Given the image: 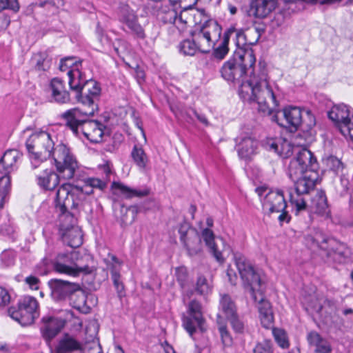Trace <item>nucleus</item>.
Wrapping results in <instances>:
<instances>
[{
    "label": "nucleus",
    "instance_id": "obj_1",
    "mask_svg": "<svg viewBox=\"0 0 353 353\" xmlns=\"http://www.w3.org/2000/svg\"><path fill=\"white\" fill-rule=\"evenodd\" d=\"M255 62L253 50L234 51L222 66L221 76L228 81L239 84V96L243 101L256 102L259 112L270 115L276 111L279 102L267 82L266 74L263 72L259 79L252 78Z\"/></svg>",
    "mask_w": 353,
    "mask_h": 353
},
{
    "label": "nucleus",
    "instance_id": "obj_2",
    "mask_svg": "<svg viewBox=\"0 0 353 353\" xmlns=\"http://www.w3.org/2000/svg\"><path fill=\"white\" fill-rule=\"evenodd\" d=\"M26 148L31 157L41 161L52 157L57 170L64 179H70L74 176L78 163L70 149L63 143L54 147L51 135L41 131L33 133L26 141Z\"/></svg>",
    "mask_w": 353,
    "mask_h": 353
},
{
    "label": "nucleus",
    "instance_id": "obj_3",
    "mask_svg": "<svg viewBox=\"0 0 353 353\" xmlns=\"http://www.w3.org/2000/svg\"><path fill=\"white\" fill-rule=\"evenodd\" d=\"M305 243L310 249L321 250L327 262L343 263L350 255V250L345 243L319 230H314L307 234Z\"/></svg>",
    "mask_w": 353,
    "mask_h": 353
},
{
    "label": "nucleus",
    "instance_id": "obj_4",
    "mask_svg": "<svg viewBox=\"0 0 353 353\" xmlns=\"http://www.w3.org/2000/svg\"><path fill=\"white\" fill-rule=\"evenodd\" d=\"M94 114H85L81 108H72L62 114V118L65 121V125L70 128L76 137L80 134L92 143L102 141L104 134V125L97 121L90 120L88 117Z\"/></svg>",
    "mask_w": 353,
    "mask_h": 353
},
{
    "label": "nucleus",
    "instance_id": "obj_5",
    "mask_svg": "<svg viewBox=\"0 0 353 353\" xmlns=\"http://www.w3.org/2000/svg\"><path fill=\"white\" fill-rule=\"evenodd\" d=\"M93 189L88 183L83 186L65 183L59 186L56 192L54 207L61 213L69 211L77 212L86 196L92 194Z\"/></svg>",
    "mask_w": 353,
    "mask_h": 353
},
{
    "label": "nucleus",
    "instance_id": "obj_6",
    "mask_svg": "<svg viewBox=\"0 0 353 353\" xmlns=\"http://www.w3.org/2000/svg\"><path fill=\"white\" fill-rule=\"evenodd\" d=\"M234 259L244 289L249 291L253 301H256L257 293L263 291V282L259 273L243 254L234 253Z\"/></svg>",
    "mask_w": 353,
    "mask_h": 353
},
{
    "label": "nucleus",
    "instance_id": "obj_7",
    "mask_svg": "<svg viewBox=\"0 0 353 353\" xmlns=\"http://www.w3.org/2000/svg\"><path fill=\"white\" fill-rule=\"evenodd\" d=\"M222 28L216 20L208 19L191 32V35L203 54L210 52L220 38Z\"/></svg>",
    "mask_w": 353,
    "mask_h": 353
},
{
    "label": "nucleus",
    "instance_id": "obj_8",
    "mask_svg": "<svg viewBox=\"0 0 353 353\" xmlns=\"http://www.w3.org/2000/svg\"><path fill=\"white\" fill-rule=\"evenodd\" d=\"M318 178V173L312 172L304 173L302 176L292 179L294 181L296 194H290V202L295 208L296 215L302 211L307 210V205L303 196L314 190Z\"/></svg>",
    "mask_w": 353,
    "mask_h": 353
},
{
    "label": "nucleus",
    "instance_id": "obj_9",
    "mask_svg": "<svg viewBox=\"0 0 353 353\" xmlns=\"http://www.w3.org/2000/svg\"><path fill=\"white\" fill-rule=\"evenodd\" d=\"M8 313L22 326L30 325L39 316V303L36 298L26 296L19 301L17 307H9Z\"/></svg>",
    "mask_w": 353,
    "mask_h": 353
},
{
    "label": "nucleus",
    "instance_id": "obj_10",
    "mask_svg": "<svg viewBox=\"0 0 353 353\" xmlns=\"http://www.w3.org/2000/svg\"><path fill=\"white\" fill-rule=\"evenodd\" d=\"M319 164L313 153L307 148L299 150L289 164L288 174L291 179L304 173L317 172Z\"/></svg>",
    "mask_w": 353,
    "mask_h": 353
},
{
    "label": "nucleus",
    "instance_id": "obj_11",
    "mask_svg": "<svg viewBox=\"0 0 353 353\" xmlns=\"http://www.w3.org/2000/svg\"><path fill=\"white\" fill-rule=\"evenodd\" d=\"M60 230L63 241L71 248L79 247L83 243V235L81 229L77 225L75 212H60Z\"/></svg>",
    "mask_w": 353,
    "mask_h": 353
},
{
    "label": "nucleus",
    "instance_id": "obj_12",
    "mask_svg": "<svg viewBox=\"0 0 353 353\" xmlns=\"http://www.w3.org/2000/svg\"><path fill=\"white\" fill-rule=\"evenodd\" d=\"M182 321L184 329L193 339H195L196 334L206 331L201 304L195 300L190 302L187 315L183 316Z\"/></svg>",
    "mask_w": 353,
    "mask_h": 353
},
{
    "label": "nucleus",
    "instance_id": "obj_13",
    "mask_svg": "<svg viewBox=\"0 0 353 353\" xmlns=\"http://www.w3.org/2000/svg\"><path fill=\"white\" fill-rule=\"evenodd\" d=\"M19 156V152L17 150H8L0 159V172L4 174L0 178V184L3 185L0 188L1 201L10 188V179L8 174L12 170Z\"/></svg>",
    "mask_w": 353,
    "mask_h": 353
},
{
    "label": "nucleus",
    "instance_id": "obj_14",
    "mask_svg": "<svg viewBox=\"0 0 353 353\" xmlns=\"http://www.w3.org/2000/svg\"><path fill=\"white\" fill-rule=\"evenodd\" d=\"M82 97H81L80 101L83 108L85 114H94L95 111L98 110V105L96 99H98L101 93V88L99 83L93 80L89 79L83 81V86Z\"/></svg>",
    "mask_w": 353,
    "mask_h": 353
},
{
    "label": "nucleus",
    "instance_id": "obj_15",
    "mask_svg": "<svg viewBox=\"0 0 353 353\" xmlns=\"http://www.w3.org/2000/svg\"><path fill=\"white\" fill-rule=\"evenodd\" d=\"M303 110L296 106L285 108L282 111L283 119H279L277 114H274L272 120L290 132L296 131L301 125Z\"/></svg>",
    "mask_w": 353,
    "mask_h": 353
},
{
    "label": "nucleus",
    "instance_id": "obj_16",
    "mask_svg": "<svg viewBox=\"0 0 353 353\" xmlns=\"http://www.w3.org/2000/svg\"><path fill=\"white\" fill-rule=\"evenodd\" d=\"M235 150L241 159L248 161L256 154L257 141L246 133H241L234 139Z\"/></svg>",
    "mask_w": 353,
    "mask_h": 353
},
{
    "label": "nucleus",
    "instance_id": "obj_17",
    "mask_svg": "<svg viewBox=\"0 0 353 353\" xmlns=\"http://www.w3.org/2000/svg\"><path fill=\"white\" fill-rule=\"evenodd\" d=\"M119 21L125 24L130 30V33L136 39L143 40L146 38L144 28L138 21V17L135 12L128 7L121 9Z\"/></svg>",
    "mask_w": 353,
    "mask_h": 353
},
{
    "label": "nucleus",
    "instance_id": "obj_18",
    "mask_svg": "<svg viewBox=\"0 0 353 353\" xmlns=\"http://www.w3.org/2000/svg\"><path fill=\"white\" fill-rule=\"evenodd\" d=\"M65 323V321L60 318L43 316L41 319V325L40 327L42 337L47 343H50L64 327Z\"/></svg>",
    "mask_w": 353,
    "mask_h": 353
},
{
    "label": "nucleus",
    "instance_id": "obj_19",
    "mask_svg": "<svg viewBox=\"0 0 353 353\" xmlns=\"http://www.w3.org/2000/svg\"><path fill=\"white\" fill-rule=\"evenodd\" d=\"M286 208L287 203L282 191H269L265 196L263 209L267 214L279 213L285 210Z\"/></svg>",
    "mask_w": 353,
    "mask_h": 353
},
{
    "label": "nucleus",
    "instance_id": "obj_20",
    "mask_svg": "<svg viewBox=\"0 0 353 353\" xmlns=\"http://www.w3.org/2000/svg\"><path fill=\"white\" fill-rule=\"evenodd\" d=\"M78 251L70 253L59 254L53 262V268L55 272L75 276L76 270L73 268L74 261L77 259Z\"/></svg>",
    "mask_w": 353,
    "mask_h": 353
},
{
    "label": "nucleus",
    "instance_id": "obj_21",
    "mask_svg": "<svg viewBox=\"0 0 353 353\" xmlns=\"http://www.w3.org/2000/svg\"><path fill=\"white\" fill-rule=\"evenodd\" d=\"M76 283L53 279L48 281L52 298L57 301H67Z\"/></svg>",
    "mask_w": 353,
    "mask_h": 353
},
{
    "label": "nucleus",
    "instance_id": "obj_22",
    "mask_svg": "<svg viewBox=\"0 0 353 353\" xmlns=\"http://www.w3.org/2000/svg\"><path fill=\"white\" fill-rule=\"evenodd\" d=\"M206 246L208 248L210 252L214 256L218 262L223 263L224 259L222 256V250L221 245H224V241L222 238H217L215 240V236L212 230L210 228H205L201 232V237Z\"/></svg>",
    "mask_w": 353,
    "mask_h": 353
},
{
    "label": "nucleus",
    "instance_id": "obj_23",
    "mask_svg": "<svg viewBox=\"0 0 353 353\" xmlns=\"http://www.w3.org/2000/svg\"><path fill=\"white\" fill-rule=\"evenodd\" d=\"M138 212L139 208L137 205H131L128 208L121 203L114 205V216L122 228L132 224Z\"/></svg>",
    "mask_w": 353,
    "mask_h": 353
},
{
    "label": "nucleus",
    "instance_id": "obj_24",
    "mask_svg": "<svg viewBox=\"0 0 353 353\" xmlns=\"http://www.w3.org/2000/svg\"><path fill=\"white\" fill-rule=\"evenodd\" d=\"M258 310L262 325L265 328H270L273 323V312L270 303L264 299L263 291L257 293Z\"/></svg>",
    "mask_w": 353,
    "mask_h": 353
},
{
    "label": "nucleus",
    "instance_id": "obj_25",
    "mask_svg": "<svg viewBox=\"0 0 353 353\" xmlns=\"http://www.w3.org/2000/svg\"><path fill=\"white\" fill-rule=\"evenodd\" d=\"M276 0H251L250 12L258 18L266 17L276 6Z\"/></svg>",
    "mask_w": 353,
    "mask_h": 353
},
{
    "label": "nucleus",
    "instance_id": "obj_26",
    "mask_svg": "<svg viewBox=\"0 0 353 353\" xmlns=\"http://www.w3.org/2000/svg\"><path fill=\"white\" fill-rule=\"evenodd\" d=\"M60 177L64 179L52 170H45L41 174L37 176L38 185L44 190H53L59 184Z\"/></svg>",
    "mask_w": 353,
    "mask_h": 353
},
{
    "label": "nucleus",
    "instance_id": "obj_27",
    "mask_svg": "<svg viewBox=\"0 0 353 353\" xmlns=\"http://www.w3.org/2000/svg\"><path fill=\"white\" fill-rule=\"evenodd\" d=\"M74 262L73 268L77 272L75 276H79L81 273L83 274H90L96 270V268L93 265H90V264L93 263V259L90 254L85 253L82 254L78 251L77 259Z\"/></svg>",
    "mask_w": 353,
    "mask_h": 353
},
{
    "label": "nucleus",
    "instance_id": "obj_28",
    "mask_svg": "<svg viewBox=\"0 0 353 353\" xmlns=\"http://www.w3.org/2000/svg\"><path fill=\"white\" fill-rule=\"evenodd\" d=\"M52 96L54 100L59 103H66L70 101V94L65 90L63 81L59 78H54L50 83Z\"/></svg>",
    "mask_w": 353,
    "mask_h": 353
},
{
    "label": "nucleus",
    "instance_id": "obj_29",
    "mask_svg": "<svg viewBox=\"0 0 353 353\" xmlns=\"http://www.w3.org/2000/svg\"><path fill=\"white\" fill-rule=\"evenodd\" d=\"M190 256H194L202 251L201 238L196 230H192L189 236L183 242Z\"/></svg>",
    "mask_w": 353,
    "mask_h": 353
},
{
    "label": "nucleus",
    "instance_id": "obj_30",
    "mask_svg": "<svg viewBox=\"0 0 353 353\" xmlns=\"http://www.w3.org/2000/svg\"><path fill=\"white\" fill-rule=\"evenodd\" d=\"M68 76L69 77L68 84L72 91L75 92V98L78 101H80L81 97H82L83 81L85 80L81 77V73L78 70H68Z\"/></svg>",
    "mask_w": 353,
    "mask_h": 353
},
{
    "label": "nucleus",
    "instance_id": "obj_31",
    "mask_svg": "<svg viewBox=\"0 0 353 353\" xmlns=\"http://www.w3.org/2000/svg\"><path fill=\"white\" fill-rule=\"evenodd\" d=\"M81 344L68 334H65L59 341L55 353H70L81 350Z\"/></svg>",
    "mask_w": 353,
    "mask_h": 353
},
{
    "label": "nucleus",
    "instance_id": "obj_32",
    "mask_svg": "<svg viewBox=\"0 0 353 353\" xmlns=\"http://www.w3.org/2000/svg\"><path fill=\"white\" fill-rule=\"evenodd\" d=\"M19 8L17 0L0 1V30H6L10 23V17L2 11L6 9H10L17 12Z\"/></svg>",
    "mask_w": 353,
    "mask_h": 353
},
{
    "label": "nucleus",
    "instance_id": "obj_33",
    "mask_svg": "<svg viewBox=\"0 0 353 353\" xmlns=\"http://www.w3.org/2000/svg\"><path fill=\"white\" fill-rule=\"evenodd\" d=\"M310 345L315 346V352L317 353H330L332 348L329 343L323 339L316 332H310L307 336Z\"/></svg>",
    "mask_w": 353,
    "mask_h": 353
},
{
    "label": "nucleus",
    "instance_id": "obj_34",
    "mask_svg": "<svg viewBox=\"0 0 353 353\" xmlns=\"http://www.w3.org/2000/svg\"><path fill=\"white\" fill-rule=\"evenodd\" d=\"M328 117L335 123L337 127L338 124L343 123L350 118V110L348 107L345 104L335 105L328 112Z\"/></svg>",
    "mask_w": 353,
    "mask_h": 353
},
{
    "label": "nucleus",
    "instance_id": "obj_35",
    "mask_svg": "<svg viewBox=\"0 0 353 353\" xmlns=\"http://www.w3.org/2000/svg\"><path fill=\"white\" fill-rule=\"evenodd\" d=\"M234 32L235 28L231 27L224 32L223 41L217 48L214 49L213 56L214 58L219 60L224 59L229 51L228 44L230 37L234 34Z\"/></svg>",
    "mask_w": 353,
    "mask_h": 353
},
{
    "label": "nucleus",
    "instance_id": "obj_36",
    "mask_svg": "<svg viewBox=\"0 0 353 353\" xmlns=\"http://www.w3.org/2000/svg\"><path fill=\"white\" fill-rule=\"evenodd\" d=\"M311 208L316 214L323 215L327 213L328 205L324 191H317L316 195L312 199Z\"/></svg>",
    "mask_w": 353,
    "mask_h": 353
},
{
    "label": "nucleus",
    "instance_id": "obj_37",
    "mask_svg": "<svg viewBox=\"0 0 353 353\" xmlns=\"http://www.w3.org/2000/svg\"><path fill=\"white\" fill-rule=\"evenodd\" d=\"M155 14L164 23H175L176 22L177 12L169 6H160Z\"/></svg>",
    "mask_w": 353,
    "mask_h": 353
},
{
    "label": "nucleus",
    "instance_id": "obj_38",
    "mask_svg": "<svg viewBox=\"0 0 353 353\" xmlns=\"http://www.w3.org/2000/svg\"><path fill=\"white\" fill-rule=\"evenodd\" d=\"M73 290L67 301H68L74 307L80 308L86 301L85 292L82 290L80 285L77 283Z\"/></svg>",
    "mask_w": 353,
    "mask_h": 353
},
{
    "label": "nucleus",
    "instance_id": "obj_39",
    "mask_svg": "<svg viewBox=\"0 0 353 353\" xmlns=\"http://www.w3.org/2000/svg\"><path fill=\"white\" fill-rule=\"evenodd\" d=\"M131 157L140 170H144L145 169L149 160L141 146L134 145L131 152Z\"/></svg>",
    "mask_w": 353,
    "mask_h": 353
},
{
    "label": "nucleus",
    "instance_id": "obj_40",
    "mask_svg": "<svg viewBox=\"0 0 353 353\" xmlns=\"http://www.w3.org/2000/svg\"><path fill=\"white\" fill-rule=\"evenodd\" d=\"M112 188L118 189L125 196L126 198L143 197L149 194V190L144 189L142 190L132 189L122 183L113 182L112 185Z\"/></svg>",
    "mask_w": 353,
    "mask_h": 353
},
{
    "label": "nucleus",
    "instance_id": "obj_41",
    "mask_svg": "<svg viewBox=\"0 0 353 353\" xmlns=\"http://www.w3.org/2000/svg\"><path fill=\"white\" fill-rule=\"evenodd\" d=\"M220 306L226 318L232 316V315L236 313L235 303L228 294L221 296Z\"/></svg>",
    "mask_w": 353,
    "mask_h": 353
},
{
    "label": "nucleus",
    "instance_id": "obj_42",
    "mask_svg": "<svg viewBox=\"0 0 353 353\" xmlns=\"http://www.w3.org/2000/svg\"><path fill=\"white\" fill-rule=\"evenodd\" d=\"M234 34H235V43L237 48V49L235 51L252 50L250 48H248L246 39V30L244 31L241 29L236 30L235 28V32H234Z\"/></svg>",
    "mask_w": 353,
    "mask_h": 353
},
{
    "label": "nucleus",
    "instance_id": "obj_43",
    "mask_svg": "<svg viewBox=\"0 0 353 353\" xmlns=\"http://www.w3.org/2000/svg\"><path fill=\"white\" fill-rule=\"evenodd\" d=\"M180 50L185 55L193 56L199 50V46L192 38V40L186 39L183 41L180 45Z\"/></svg>",
    "mask_w": 353,
    "mask_h": 353
},
{
    "label": "nucleus",
    "instance_id": "obj_44",
    "mask_svg": "<svg viewBox=\"0 0 353 353\" xmlns=\"http://www.w3.org/2000/svg\"><path fill=\"white\" fill-rule=\"evenodd\" d=\"M263 32V30L256 27L250 28L246 30V39L248 48L257 43Z\"/></svg>",
    "mask_w": 353,
    "mask_h": 353
},
{
    "label": "nucleus",
    "instance_id": "obj_45",
    "mask_svg": "<svg viewBox=\"0 0 353 353\" xmlns=\"http://www.w3.org/2000/svg\"><path fill=\"white\" fill-rule=\"evenodd\" d=\"M301 125L299 126L303 130H308L316 124L314 116L310 110H303Z\"/></svg>",
    "mask_w": 353,
    "mask_h": 353
},
{
    "label": "nucleus",
    "instance_id": "obj_46",
    "mask_svg": "<svg viewBox=\"0 0 353 353\" xmlns=\"http://www.w3.org/2000/svg\"><path fill=\"white\" fill-rule=\"evenodd\" d=\"M279 145L277 154L283 159L289 158L294 153V146L287 139L282 138V142Z\"/></svg>",
    "mask_w": 353,
    "mask_h": 353
},
{
    "label": "nucleus",
    "instance_id": "obj_47",
    "mask_svg": "<svg viewBox=\"0 0 353 353\" xmlns=\"http://www.w3.org/2000/svg\"><path fill=\"white\" fill-rule=\"evenodd\" d=\"M336 128L345 137H349L350 139L353 140V116L352 119L349 118L343 123L338 124Z\"/></svg>",
    "mask_w": 353,
    "mask_h": 353
},
{
    "label": "nucleus",
    "instance_id": "obj_48",
    "mask_svg": "<svg viewBox=\"0 0 353 353\" xmlns=\"http://www.w3.org/2000/svg\"><path fill=\"white\" fill-rule=\"evenodd\" d=\"M272 334L278 345L282 348H288L289 341L284 330L279 328H273Z\"/></svg>",
    "mask_w": 353,
    "mask_h": 353
},
{
    "label": "nucleus",
    "instance_id": "obj_49",
    "mask_svg": "<svg viewBox=\"0 0 353 353\" xmlns=\"http://www.w3.org/2000/svg\"><path fill=\"white\" fill-rule=\"evenodd\" d=\"M34 59L36 61L35 69L38 71H46L50 68V62L47 59V55L45 53L37 54Z\"/></svg>",
    "mask_w": 353,
    "mask_h": 353
},
{
    "label": "nucleus",
    "instance_id": "obj_50",
    "mask_svg": "<svg viewBox=\"0 0 353 353\" xmlns=\"http://www.w3.org/2000/svg\"><path fill=\"white\" fill-rule=\"evenodd\" d=\"M282 142L281 137L267 138L263 141V146L265 150L278 153L279 144Z\"/></svg>",
    "mask_w": 353,
    "mask_h": 353
},
{
    "label": "nucleus",
    "instance_id": "obj_51",
    "mask_svg": "<svg viewBox=\"0 0 353 353\" xmlns=\"http://www.w3.org/2000/svg\"><path fill=\"white\" fill-rule=\"evenodd\" d=\"M326 166L334 173H339L343 169V164L338 158L334 156L329 157L325 161Z\"/></svg>",
    "mask_w": 353,
    "mask_h": 353
},
{
    "label": "nucleus",
    "instance_id": "obj_52",
    "mask_svg": "<svg viewBox=\"0 0 353 353\" xmlns=\"http://www.w3.org/2000/svg\"><path fill=\"white\" fill-rule=\"evenodd\" d=\"M196 290L202 295L207 294L210 291V285L203 275H199L197 278Z\"/></svg>",
    "mask_w": 353,
    "mask_h": 353
},
{
    "label": "nucleus",
    "instance_id": "obj_53",
    "mask_svg": "<svg viewBox=\"0 0 353 353\" xmlns=\"http://www.w3.org/2000/svg\"><path fill=\"white\" fill-rule=\"evenodd\" d=\"M192 230H196L194 228H192L190 224L186 221H183L179 227L178 232L180 234V240L183 242L185 239L189 236V234L192 231Z\"/></svg>",
    "mask_w": 353,
    "mask_h": 353
},
{
    "label": "nucleus",
    "instance_id": "obj_54",
    "mask_svg": "<svg viewBox=\"0 0 353 353\" xmlns=\"http://www.w3.org/2000/svg\"><path fill=\"white\" fill-rule=\"evenodd\" d=\"M84 183H88L92 189L98 188L101 190H104L107 186V181L98 178H88Z\"/></svg>",
    "mask_w": 353,
    "mask_h": 353
},
{
    "label": "nucleus",
    "instance_id": "obj_55",
    "mask_svg": "<svg viewBox=\"0 0 353 353\" xmlns=\"http://www.w3.org/2000/svg\"><path fill=\"white\" fill-rule=\"evenodd\" d=\"M219 333L221 337L222 343L225 346H229L232 344V339L227 330L226 326L221 325L219 328Z\"/></svg>",
    "mask_w": 353,
    "mask_h": 353
},
{
    "label": "nucleus",
    "instance_id": "obj_56",
    "mask_svg": "<svg viewBox=\"0 0 353 353\" xmlns=\"http://www.w3.org/2000/svg\"><path fill=\"white\" fill-rule=\"evenodd\" d=\"M227 319L230 321L232 327L234 328V330L236 332H243L244 325H243V323L239 320L237 313L232 315V316H230Z\"/></svg>",
    "mask_w": 353,
    "mask_h": 353
},
{
    "label": "nucleus",
    "instance_id": "obj_57",
    "mask_svg": "<svg viewBox=\"0 0 353 353\" xmlns=\"http://www.w3.org/2000/svg\"><path fill=\"white\" fill-rule=\"evenodd\" d=\"M253 353H272L271 346L268 341L258 343L254 349Z\"/></svg>",
    "mask_w": 353,
    "mask_h": 353
},
{
    "label": "nucleus",
    "instance_id": "obj_58",
    "mask_svg": "<svg viewBox=\"0 0 353 353\" xmlns=\"http://www.w3.org/2000/svg\"><path fill=\"white\" fill-rule=\"evenodd\" d=\"M192 17V14L188 11V10H183L177 16V20L179 23L185 26L190 23Z\"/></svg>",
    "mask_w": 353,
    "mask_h": 353
},
{
    "label": "nucleus",
    "instance_id": "obj_59",
    "mask_svg": "<svg viewBox=\"0 0 353 353\" xmlns=\"http://www.w3.org/2000/svg\"><path fill=\"white\" fill-rule=\"evenodd\" d=\"M10 295L8 291L2 287H0V307H4L10 302Z\"/></svg>",
    "mask_w": 353,
    "mask_h": 353
},
{
    "label": "nucleus",
    "instance_id": "obj_60",
    "mask_svg": "<svg viewBox=\"0 0 353 353\" xmlns=\"http://www.w3.org/2000/svg\"><path fill=\"white\" fill-rule=\"evenodd\" d=\"M76 62L74 61V57H69L63 58L61 60L60 64H59V69L61 71H65L68 68L73 66Z\"/></svg>",
    "mask_w": 353,
    "mask_h": 353
},
{
    "label": "nucleus",
    "instance_id": "obj_61",
    "mask_svg": "<svg viewBox=\"0 0 353 353\" xmlns=\"http://www.w3.org/2000/svg\"><path fill=\"white\" fill-rule=\"evenodd\" d=\"M13 233L14 229L8 222H6L0 225V234L11 237Z\"/></svg>",
    "mask_w": 353,
    "mask_h": 353
},
{
    "label": "nucleus",
    "instance_id": "obj_62",
    "mask_svg": "<svg viewBox=\"0 0 353 353\" xmlns=\"http://www.w3.org/2000/svg\"><path fill=\"white\" fill-rule=\"evenodd\" d=\"M111 278L114 284V286H117L119 285H123V282L121 280V275L119 271L117 270L115 267H112L110 270Z\"/></svg>",
    "mask_w": 353,
    "mask_h": 353
},
{
    "label": "nucleus",
    "instance_id": "obj_63",
    "mask_svg": "<svg viewBox=\"0 0 353 353\" xmlns=\"http://www.w3.org/2000/svg\"><path fill=\"white\" fill-rule=\"evenodd\" d=\"M26 283L32 290H38L39 279L34 276H27L25 279Z\"/></svg>",
    "mask_w": 353,
    "mask_h": 353
},
{
    "label": "nucleus",
    "instance_id": "obj_64",
    "mask_svg": "<svg viewBox=\"0 0 353 353\" xmlns=\"http://www.w3.org/2000/svg\"><path fill=\"white\" fill-rule=\"evenodd\" d=\"M14 258V254L10 251L5 250L1 254V261L5 262L7 265L13 263Z\"/></svg>",
    "mask_w": 353,
    "mask_h": 353
}]
</instances>
